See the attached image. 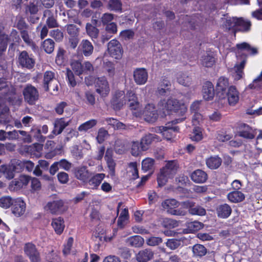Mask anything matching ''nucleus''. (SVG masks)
Wrapping results in <instances>:
<instances>
[{
    "instance_id": "obj_27",
    "label": "nucleus",
    "mask_w": 262,
    "mask_h": 262,
    "mask_svg": "<svg viewBox=\"0 0 262 262\" xmlns=\"http://www.w3.org/2000/svg\"><path fill=\"white\" fill-rule=\"evenodd\" d=\"M191 178L195 183H202L207 180V175L204 171L197 169L192 173Z\"/></svg>"
},
{
    "instance_id": "obj_20",
    "label": "nucleus",
    "mask_w": 262,
    "mask_h": 262,
    "mask_svg": "<svg viewBox=\"0 0 262 262\" xmlns=\"http://www.w3.org/2000/svg\"><path fill=\"white\" fill-rule=\"evenodd\" d=\"M56 80L55 78V74L54 72L47 71L43 74V87L45 91L48 92L50 90V87L52 86V82Z\"/></svg>"
},
{
    "instance_id": "obj_45",
    "label": "nucleus",
    "mask_w": 262,
    "mask_h": 262,
    "mask_svg": "<svg viewBox=\"0 0 262 262\" xmlns=\"http://www.w3.org/2000/svg\"><path fill=\"white\" fill-rule=\"evenodd\" d=\"M128 95L129 97H133L132 99H129L128 101V106L131 110H136L139 107V103L138 102L137 97L135 94L132 91H128Z\"/></svg>"
},
{
    "instance_id": "obj_59",
    "label": "nucleus",
    "mask_w": 262,
    "mask_h": 262,
    "mask_svg": "<svg viewBox=\"0 0 262 262\" xmlns=\"http://www.w3.org/2000/svg\"><path fill=\"white\" fill-rule=\"evenodd\" d=\"M67 30L69 35L75 37L78 36L79 32V29L73 24H69L66 26Z\"/></svg>"
},
{
    "instance_id": "obj_12",
    "label": "nucleus",
    "mask_w": 262,
    "mask_h": 262,
    "mask_svg": "<svg viewBox=\"0 0 262 262\" xmlns=\"http://www.w3.org/2000/svg\"><path fill=\"white\" fill-rule=\"evenodd\" d=\"M143 115L147 122H155L158 118V113L154 105L148 104L146 105L143 112Z\"/></svg>"
},
{
    "instance_id": "obj_7",
    "label": "nucleus",
    "mask_w": 262,
    "mask_h": 262,
    "mask_svg": "<svg viewBox=\"0 0 262 262\" xmlns=\"http://www.w3.org/2000/svg\"><path fill=\"white\" fill-rule=\"evenodd\" d=\"M18 62L21 67L30 70L34 67L35 60L31 55H29L27 51H23L19 53Z\"/></svg>"
},
{
    "instance_id": "obj_56",
    "label": "nucleus",
    "mask_w": 262,
    "mask_h": 262,
    "mask_svg": "<svg viewBox=\"0 0 262 262\" xmlns=\"http://www.w3.org/2000/svg\"><path fill=\"white\" fill-rule=\"evenodd\" d=\"M30 132L33 135V137L38 141L41 142H43L45 141V137L41 135V129L39 127L33 126L32 127Z\"/></svg>"
},
{
    "instance_id": "obj_6",
    "label": "nucleus",
    "mask_w": 262,
    "mask_h": 262,
    "mask_svg": "<svg viewBox=\"0 0 262 262\" xmlns=\"http://www.w3.org/2000/svg\"><path fill=\"white\" fill-rule=\"evenodd\" d=\"M19 40L17 32L13 29L9 36L5 33L0 32V51L6 50L8 42H15Z\"/></svg>"
},
{
    "instance_id": "obj_3",
    "label": "nucleus",
    "mask_w": 262,
    "mask_h": 262,
    "mask_svg": "<svg viewBox=\"0 0 262 262\" xmlns=\"http://www.w3.org/2000/svg\"><path fill=\"white\" fill-rule=\"evenodd\" d=\"M25 101L30 105H34L39 99V94L38 90L31 84H27L23 91Z\"/></svg>"
},
{
    "instance_id": "obj_35",
    "label": "nucleus",
    "mask_w": 262,
    "mask_h": 262,
    "mask_svg": "<svg viewBox=\"0 0 262 262\" xmlns=\"http://www.w3.org/2000/svg\"><path fill=\"white\" fill-rule=\"evenodd\" d=\"M177 79L179 83L185 86H189L191 84V78L186 73H178Z\"/></svg>"
},
{
    "instance_id": "obj_29",
    "label": "nucleus",
    "mask_w": 262,
    "mask_h": 262,
    "mask_svg": "<svg viewBox=\"0 0 262 262\" xmlns=\"http://www.w3.org/2000/svg\"><path fill=\"white\" fill-rule=\"evenodd\" d=\"M126 243L132 247H140L143 245L144 240L140 236L134 235L127 238L126 239Z\"/></svg>"
},
{
    "instance_id": "obj_28",
    "label": "nucleus",
    "mask_w": 262,
    "mask_h": 262,
    "mask_svg": "<svg viewBox=\"0 0 262 262\" xmlns=\"http://www.w3.org/2000/svg\"><path fill=\"white\" fill-rule=\"evenodd\" d=\"M228 200L234 203L241 202L245 198V194L239 191H233L229 192L227 195Z\"/></svg>"
},
{
    "instance_id": "obj_4",
    "label": "nucleus",
    "mask_w": 262,
    "mask_h": 262,
    "mask_svg": "<svg viewBox=\"0 0 262 262\" xmlns=\"http://www.w3.org/2000/svg\"><path fill=\"white\" fill-rule=\"evenodd\" d=\"M107 51L110 56L116 59L122 57L123 49L121 45L116 39H112L108 43Z\"/></svg>"
},
{
    "instance_id": "obj_34",
    "label": "nucleus",
    "mask_w": 262,
    "mask_h": 262,
    "mask_svg": "<svg viewBox=\"0 0 262 262\" xmlns=\"http://www.w3.org/2000/svg\"><path fill=\"white\" fill-rule=\"evenodd\" d=\"M52 226L56 233L60 234L64 228L63 219L60 217L53 219L52 222Z\"/></svg>"
},
{
    "instance_id": "obj_21",
    "label": "nucleus",
    "mask_w": 262,
    "mask_h": 262,
    "mask_svg": "<svg viewBox=\"0 0 262 262\" xmlns=\"http://www.w3.org/2000/svg\"><path fill=\"white\" fill-rule=\"evenodd\" d=\"M81 52L85 56H91L94 51L92 43L87 39L82 40L79 46Z\"/></svg>"
},
{
    "instance_id": "obj_25",
    "label": "nucleus",
    "mask_w": 262,
    "mask_h": 262,
    "mask_svg": "<svg viewBox=\"0 0 262 262\" xmlns=\"http://www.w3.org/2000/svg\"><path fill=\"white\" fill-rule=\"evenodd\" d=\"M71 121H66L63 118H60L55 121L54 128L53 133L55 135H59L62 133L63 130L68 126Z\"/></svg>"
},
{
    "instance_id": "obj_58",
    "label": "nucleus",
    "mask_w": 262,
    "mask_h": 262,
    "mask_svg": "<svg viewBox=\"0 0 262 262\" xmlns=\"http://www.w3.org/2000/svg\"><path fill=\"white\" fill-rule=\"evenodd\" d=\"M237 18H232L227 19L225 24L226 29L228 30H233L234 32L237 27Z\"/></svg>"
},
{
    "instance_id": "obj_57",
    "label": "nucleus",
    "mask_w": 262,
    "mask_h": 262,
    "mask_svg": "<svg viewBox=\"0 0 262 262\" xmlns=\"http://www.w3.org/2000/svg\"><path fill=\"white\" fill-rule=\"evenodd\" d=\"M190 138L194 141H199L203 138L202 129L199 127H195L191 135Z\"/></svg>"
},
{
    "instance_id": "obj_1",
    "label": "nucleus",
    "mask_w": 262,
    "mask_h": 262,
    "mask_svg": "<svg viewBox=\"0 0 262 262\" xmlns=\"http://www.w3.org/2000/svg\"><path fill=\"white\" fill-rule=\"evenodd\" d=\"M159 108L163 111L174 112L181 116H183L187 111L186 106L177 99L170 98L167 100H161L158 103Z\"/></svg>"
},
{
    "instance_id": "obj_9",
    "label": "nucleus",
    "mask_w": 262,
    "mask_h": 262,
    "mask_svg": "<svg viewBox=\"0 0 262 262\" xmlns=\"http://www.w3.org/2000/svg\"><path fill=\"white\" fill-rule=\"evenodd\" d=\"M95 88L96 92L101 97H106L110 91L108 83L104 77L96 79Z\"/></svg>"
},
{
    "instance_id": "obj_51",
    "label": "nucleus",
    "mask_w": 262,
    "mask_h": 262,
    "mask_svg": "<svg viewBox=\"0 0 262 262\" xmlns=\"http://www.w3.org/2000/svg\"><path fill=\"white\" fill-rule=\"evenodd\" d=\"M71 68L76 74L80 75L84 73L83 65L81 63L77 60H74L71 63Z\"/></svg>"
},
{
    "instance_id": "obj_46",
    "label": "nucleus",
    "mask_w": 262,
    "mask_h": 262,
    "mask_svg": "<svg viewBox=\"0 0 262 262\" xmlns=\"http://www.w3.org/2000/svg\"><path fill=\"white\" fill-rule=\"evenodd\" d=\"M128 172L132 179L135 180L139 178L137 164L136 162H132L128 164Z\"/></svg>"
},
{
    "instance_id": "obj_18",
    "label": "nucleus",
    "mask_w": 262,
    "mask_h": 262,
    "mask_svg": "<svg viewBox=\"0 0 262 262\" xmlns=\"http://www.w3.org/2000/svg\"><path fill=\"white\" fill-rule=\"evenodd\" d=\"M227 96L229 104L234 105L239 100V93L234 86L229 88L228 92L225 93V97Z\"/></svg>"
},
{
    "instance_id": "obj_33",
    "label": "nucleus",
    "mask_w": 262,
    "mask_h": 262,
    "mask_svg": "<svg viewBox=\"0 0 262 262\" xmlns=\"http://www.w3.org/2000/svg\"><path fill=\"white\" fill-rule=\"evenodd\" d=\"M232 209L230 206L225 204L220 205L217 208V213L219 217L222 218H227L231 214Z\"/></svg>"
},
{
    "instance_id": "obj_48",
    "label": "nucleus",
    "mask_w": 262,
    "mask_h": 262,
    "mask_svg": "<svg viewBox=\"0 0 262 262\" xmlns=\"http://www.w3.org/2000/svg\"><path fill=\"white\" fill-rule=\"evenodd\" d=\"M42 47L47 53L50 54L54 51V42L51 39H47L43 42Z\"/></svg>"
},
{
    "instance_id": "obj_54",
    "label": "nucleus",
    "mask_w": 262,
    "mask_h": 262,
    "mask_svg": "<svg viewBox=\"0 0 262 262\" xmlns=\"http://www.w3.org/2000/svg\"><path fill=\"white\" fill-rule=\"evenodd\" d=\"M142 151L144 150L142 145L140 144V142L138 141L133 142L131 148V152L133 156H138Z\"/></svg>"
},
{
    "instance_id": "obj_10",
    "label": "nucleus",
    "mask_w": 262,
    "mask_h": 262,
    "mask_svg": "<svg viewBox=\"0 0 262 262\" xmlns=\"http://www.w3.org/2000/svg\"><path fill=\"white\" fill-rule=\"evenodd\" d=\"M64 203L61 200H56L49 202L45 209L52 214L60 213L64 210Z\"/></svg>"
},
{
    "instance_id": "obj_17",
    "label": "nucleus",
    "mask_w": 262,
    "mask_h": 262,
    "mask_svg": "<svg viewBox=\"0 0 262 262\" xmlns=\"http://www.w3.org/2000/svg\"><path fill=\"white\" fill-rule=\"evenodd\" d=\"M229 86L228 80L224 77L219 78L216 84V90L217 95L221 99L225 98V91Z\"/></svg>"
},
{
    "instance_id": "obj_23",
    "label": "nucleus",
    "mask_w": 262,
    "mask_h": 262,
    "mask_svg": "<svg viewBox=\"0 0 262 262\" xmlns=\"http://www.w3.org/2000/svg\"><path fill=\"white\" fill-rule=\"evenodd\" d=\"M222 163V160L218 156H211L206 159V165L210 169H217Z\"/></svg>"
},
{
    "instance_id": "obj_41",
    "label": "nucleus",
    "mask_w": 262,
    "mask_h": 262,
    "mask_svg": "<svg viewBox=\"0 0 262 262\" xmlns=\"http://www.w3.org/2000/svg\"><path fill=\"white\" fill-rule=\"evenodd\" d=\"M85 29L87 34L92 39H96L98 37L99 30L96 27L88 23L86 25Z\"/></svg>"
},
{
    "instance_id": "obj_64",
    "label": "nucleus",
    "mask_w": 262,
    "mask_h": 262,
    "mask_svg": "<svg viewBox=\"0 0 262 262\" xmlns=\"http://www.w3.org/2000/svg\"><path fill=\"white\" fill-rule=\"evenodd\" d=\"M162 242V239L161 237L152 236L146 240V244L150 246H155L158 245Z\"/></svg>"
},
{
    "instance_id": "obj_47",
    "label": "nucleus",
    "mask_w": 262,
    "mask_h": 262,
    "mask_svg": "<svg viewBox=\"0 0 262 262\" xmlns=\"http://www.w3.org/2000/svg\"><path fill=\"white\" fill-rule=\"evenodd\" d=\"M128 218V212L127 208H124L121 212L120 216L118 217L117 224L120 228H123L124 226L126 221Z\"/></svg>"
},
{
    "instance_id": "obj_26",
    "label": "nucleus",
    "mask_w": 262,
    "mask_h": 262,
    "mask_svg": "<svg viewBox=\"0 0 262 262\" xmlns=\"http://www.w3.org/2000/svg\"><path fill=\"white\" fill-rule=\"evenodd\" d=\"M43 16L47 17L46 20V25L50 28H56L58 27V24L57 20L51 10H46L43 12Z\"/></svg>"
},
{
    "instance_id": "obj_16",
    "label": "nucleus",
    "mask_w": 262,
    "mask_h": 262,
    "mask_svg": "<svg viewBox=\"0 0 262 262\" xmlns=\"http://www.w3.org/2000/svg\"><path fill=\"white\" fill-rule=\"evenodd\" d=\"M154 252L150 249H145L140 250L136 255V259L138 262H148L154 258Z\"/></svg>"
},
{
    "instance_id": "obj_22",
    "label": "nucleus",
    "mask_w": 262,
    "mask_h": 262,
    "mask_svg": "<svg viewBox=\"0 0 262 262\" xmlns=\"http://www.w3.org/2000/svg\"><path fill=\"white\" fill-rule=\"evenodd\" d=\"M171 90L170 82L166 79H163L157 89V94L159 96H165L170 93Z\"/></svg>"
},
{
    "instance_id": "obj_53",
    "label": "nucleus",
    "mask_w": 262,
    "mask_h": 262,
    "mask_svg": "<svg viewBox=\"0 0 262 262\" xmlns=\"http://www.w3.org/2000/svg\"><path fill=\"white\" fill-rule=\"evenodd\" d=\"M155 161L153 159L147 158L144 159L142 162V168L144 171H147L152 169Z\"/></svg>"
},
{
    "instance_id": "obj_5",
    "label": "nucleus",
    "mask_w": 262,
    "mask_h": 262,
    "mask_svg": "<svg viewBox=\"0 0 262 262\" xmlns=\"http://www.w3.org/2000/svg\"><path fill=\"white\" fill-rule=\"evenodd\" d=\"M183 208L188 209L190 214L193 215L203 216L206 214V210L202 207L195 205V203L190 200H187L181 203Z\"/></svg>"
},
{
    "instance_id": "obj_8",
    "label": "nucleus",
    "mask_w": 262,
    "mask_h": 262,
    "mask_svg": "<svg viewBox=\"0 0 262 262\" xmlns=\"http://www.w3.org/2000/svg\"><path fill=\"white\" fill-rule=\"evenodd\" d=\"M24 250L25 253L29 257L31 262L40 261V254L35 245L32 243H26L24 245Z\"/></svg>"
},
{
    "instance_id": "obj_15",
    "label": "nucleus",
    "mask_w": 262,
    "mask_h": 262,
    "mask_svg": "<svg viewBox=\"0 0 262 262\" xmlns=\"http://www.w3.org/2000/svg\"><path fill=\"white\" fill-rule=\"evenodd\" d=\"M26 211V204L20 198L15 199L12 208L13 214L16 217L23 215Z\"/></svg>"
},
{
    "instance_id": "obj_24",
    "label": "nucleus",
    "mask_w": 262,
    "mask_h": 262,
    "mask_svg": "<svg viewBox=\"0 0 262 262\" xmlns=\"http://www.w3.org/2000/svg\"><path fill=\"white\" fill-rule=\"evenodd\" d=\"M214 88L212 84L210 82H206L203 85V96L206 100H211L214 96Z\"/></svg>"
},
{
    "instance_id": "obj_36",
    "label": "nucleus",
    "mask_w": 262,
    "mask_h": 262,
    "mask_svg": "<svg viewBox=\"0 0 262 262\" xmlns=\"http://www.w3.org/2000/svg\"><path fill=\"white\" fill-rule=\"evenodd\" d=\"M237 27L235 31L247 32L249 31L251 23L248 20H245L242 18H237Z\"/></svg>"
},
{
    "instance_id": "obj_43",
    "label": "nucleus",
    "mask_w": 262,
    "mask_h": 262,
    "mask_svg": "<svg viewBox=\"0 0 262 262\" xmlns=\"http://www.w3.org/2000/svg\"><path fill=\"white\" fill-rule=\"evenodd\" d=\"M246 61L243 60L239 64H236L234 68L233 71L235 72V79L238 80L241 79L244 74L243 69L245 67Z\"/></svg>"
},
{
    "instance_id": "obj_49",
    "label": "nucleus",
    "mask_w": 262,
    "mask_h": 262,
    "mask_svg": "<svg viewBox=\"0 0 262 262\" xmlns=\"http://www.w3.org/2000/svg\"><path fill=\"white\" fill-rule=\"evenodd\" d=\"M161 224L165 228H174L179 226V222L174 220L165 218L162 220Z\"/></svg>"
},
{
    "instance_id": "obj_40",
    "label": "nucleus",
    "mask_w": 262,
    "mask_h": 262,
    "mask_svg": "<svg viewBox=\"0 0 262 262\" xmlns=\"http://www.w3.org/2000/svg\"><path fill=\"white\" fill-rule=\"evenodd\" d=\"M193 255L197 257H202L207 253L206 248L202 245L196 244L192 247Z\"/></svg>"
},
{
    "instance_id": "obj_31",
    "label": "nucleus",
    "mask_w": 262,
    "mask_h": 262,
    "mask_svg": "<svg viewBox=\"0 0 262 262\" xmlns=\"http://www.w3.org/2000/svg\"><path fill=\"white\" fill-rule=\"evenodd\" d=\"M0 173H2L8 180L12 179L15 176V171L11 164L1 165L0 166Z\"/></svg>"
},
{
    "instance_id": "obj_37",
    "label": "nucleus",
    "mask_w": 262,
    "mask_h": 262,
    "mask_svg": "<svg viewBox=\"0 0 262 262\" xmlns=\"http://www.w3.org/2000/svg\"><path fill=\"white\" fill-rule=\"evenodd\" d=\"M156 139H157V136L154 134H148L143 137L141 140L140 144L142 145L143 150H146L149 145Z\"/></svg>"
},
{
    "instance_id": "obj_61",
    "label": "nucleus",
    "mask_w": 262,
    "mask_h": 262,
    "mask_svg": "<svg viewBox=\"0 0 262 262\" xmlns=\"http://www.w3.org/2000/svg\"><path fill=\"white\" fill-rule=\"evenodd\" d=\"M23 187L21 184V183L18 179H15L14 180L12 181L9 184V189L10 191H17L22 188Z\"/></svg>"
},
{
    "instance_id": "obj_19",
    "label": "nucleus",
    "mask_w": 262,
    "mask_h": 262,
    "mask_svg": "<svg viewBox=\"0 0 262 262\" xmlns=\"http://www.w3.org/2000/svg\"><path fill=\"white\" fill-rule=\"evenodd\" d=\"M241 130L238 132L239 136L246 139H252L255 137V132L249 125L243 124L241 125Z\"/></svg>"
},
{
    "instance_id": "obj_38",
    "label": "nucleus",
    "mask_w": 262,
    "mask_h": 262,
    "mask_svg": "<svg viewBox=\"0 0 262 262\" xmlns=\"http://www.w3.org/2000/svg\"><path fill=\"white\" fill-rule=\"evenodd\" d=\"M104 177L105 174L97 173L89 180V184L92 188H96L100 184Z\"/></svg>"
},
{
    "instance_id": "obj_42",
    "label": "nucleus",
    "mask_w": 262,
    "mask_h": 262,
    "mask_svg": "<svg viewBox=\"0 0 262 262\" xmlns=\"http://www.w3.org/2000/svg\"><path fill=\"white\" fill-rule=\"evenodd\" d=\"M97 121L95 119L90 120L82 124H81L78 128L79 132H86L89 129L92 128L96 125Z\"/></svg>"
},
{
    "instance_id": "obj_14",
    "label": "nucleus",
    "mask_w": 262,
    "mask_h": 262,
    "mask_svg": "<svg viewBox=\"0 0 262 262\" xmlns=\"http://www.w3.org/2000/svg\"><path fill=\"white\" fill-rule=\"evenodd\" d=\"M74 174L75 178L83 183H87L91 173L85 166H80L75 168Z\"/></svg>"
},
{
    "instance_id": "obj_60",
    "label": "nucleus",
    "mask_w": 262,
    "mask_h": 262,
    "mask_svg": "<svg viewBox=\"0 0 262 262\" xmlns=\"http://www.w3.org/2000/svg\"><path fill=\"white\" fill-rule=\"evenodd\" d=\"M238 49L241 50H246L248 52H249L253 54H256L257 53V50L255 48H251L250 45L246 42H243L240 44H237L236 45Z\"/></svg>"
},
{
    "instance_id": "obj_11",
    "label": "nucleus",
    "mask_w": 262,
    "mask_h": 262,
    "mask_svg": "<svg viewBox=\"0 0 262 262\" xmlns=\"http://www.w3.org/2000/svg\"><path fill=\"white\" fill-rule=\"evenodd\" d=\"M125 95L122 91L115 92L111 101V104L115 110H120L126 103Z\"/></svg>"
},
{
    "instance_id": "obj_32",
    "label": "nucleus",
    "mask_w": 262,
    "mask_h": 262,
    "mask_svg": "<svg viewBox=\"0 0 262 262\" xmlns=\"http://www.w3.org/2000/svg\"><path fill=\"white\" fill-rule=\"evenodd\" d=\"M27 151L36 158H39L41 156L42 145L39 143H35L27 147Z\"/></svg>"
},
{
    "instance_id": "obj_55",
    "label": "nucleus",
    "mask_w": 262,
    "mask_h": 262,
    "mask_svg": "<svg viewBox=\"0 0 262 262\" xmlns=\"http://www.w3.org/2000/svg\"><path fill=\"white\" fill-rule=\"evenodd\" d=\"M14 201L15 199H12L9 196L2 197L0 199V206L4 208H8L13 205Z\"/></svg>"
},
{
    "instance_id": "obj_63",
    "label": "nucleus",
    "mask_w": 262,
    "mask_h": 262,
    "mask_svg": "<svg viewBox=\"0 0 262 262\" xmlns=\"http://www.w3.org/2000/svg\"><path fill=\"white\" fill-rule=\"evenodd\" d=\"M134 32L132 30H125L120 33V37L122 40H129L133 38Z\"/></svg>"
},
{
    "instance_id": "obj_30",
    "label": "nucleus",
    "mask_w": 262,
    "mask_h": 262,
    "mask_svg": "<svg viewBox=\"0 0 262 262\" xmlns=\"http://www.w3.org/2000/svg\"><path fill=\"white\" fill-rule=\"evenodd\" d=\"M179 206V202L174 199H167L162 203L163 209L170 214L171 212Z\"/></svg>"
},
{
    "instance_id": "obj_39",
    "label": "nucleus",
    "mask_w": 262,
    "mask_h": 262,
    "mask_svg": "<svg viewBox=\"0 0 262 262\" xmlns=\"http://www.w3.org/2000/svg\"><path fill=\"white\" fill-rule=\"evenodd\" d=\"M104 123H106L107 125H109L115 129H123L125 128V125L122 123L119 122L118 120L113 118H107L103 120Z\"/></svg>"
},
{
    "instance_id": "obj_2",
    "label": "nucleus",
    "mask_w": 262,
    "mask_h": 262,
    "mask_svg": "<svg viewBox=\"0 0 262 262\" xmlns=\"http://www.w3.org/2000/svg\"><path fill=\"white\" fill-rule=\"evenodd\" d=\"M179 168L176 161H168L160 171L157 181L160 186H164L169 178H172L176 173Z\"/></svg>"
},
{
    "instance_id": "obj_62",
    "label": "nucleus",
    "mask_w": 262,
    "mask_h": 262,
    "mask_svg": "<svg viewBox=\"0 0 262 262\" xmlns=\"http://www.w3.org/2000/svg\"><path fill=\"white\" fill-rule=\"evenodd\" d=\"M181 244V242L177 239H169L166 243V245L171 250H175L178 248Z\"/></svg>"
},
{
    "instance_id": "obj_50",
    "label": "nucleus",
    "mask_w": 262,
    "mask_h": 262,
    "mask_svg": "<svg viewBox=\"0 0 262 262\" xmlns=\"http://www.w3.org/2000/svg\"><path fill=\"white\" fill-rule=\"evenodd\" d=\"M122 4L119 0H109L107 8L111 11H120L121 10Z\"/></svg>"
},
{
    "instance_id": "obj_52",
    "label": "nucleus",
    "mask_w": 262,
    "mask_h": 262,
    "mask_svg": "<svg viewBox=\"0 0 262 262\" xmlns=\"http://www.w3.org/2000/svg\"><path fill=\"white\" fill-rule=\"evenodd\" d=\"M187 229L190 232L197 231L203 227V224L198 221H194L187 224Z\"/></svg>"
},
{
    "instance_id": "obj_13",
    "label": "nucleus",
    "mask_w": 262,
    "mask_h": 262,
    "mask_svg": "<svg viewBox=\"0 0 262 262\" xmlns=\"http://www.w3.org/2000/svg\"><path fill=\"white\" fill-rule=\"evenodd\" d=\"M134 79L138 85L144 84L147 81L148 73L144 68H137L133 73Z\"/></svg>"
},
{
    "instance_id": "obj_44",
    "label": "nucleus",
    "mask_w": 262,
    "mask_h": 262,
    "mask_svg": "<svg viewBox=\"0 0 262 262\" xmlns=\"http://www.w3.org/2000/svg\"><path fill=\"white\" fill-rule=\"evenodd\" d=\"M202 64L206 67H211L215 63V59L212 55L206 53L201 59Z\"/></svg>"
}]
</instances>
